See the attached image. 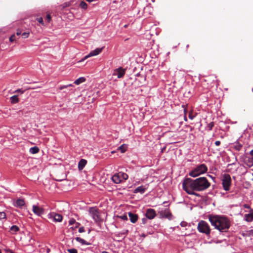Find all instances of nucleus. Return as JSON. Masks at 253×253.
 <instances>
[{
	"label": "nucleus",
	"instance_id": "obj_9",
	"mask_svg": "<svg viewBox=\"0 0 253 253\" xmlns=\"http://www.w3.org/2000/svg\"><path fill=\"white\" fill-rule=\"evenodd\" d=\"M145 215L148 219H153L156 217V212L153 209H148L146 210Z\"/></svg>",
	"mask_w": 253,
	"mask_h": 253
},
{
	"label": "nucleus",
	"instance_id": "obj_19",
	"mask_svg": "<svg viewBox=\"0 0 253 253\" xmlns=\"http://www.w3.org/2000/svg\"><path fill=\"white\" fill-rule=\"evenodd\" d=\"M233 148L235 149L236 151H239L241 148H242V145L240 144L239 142L236 141L233 144Z\"/></svg>",
	"mask_w": 253,
	"mask_h": 253
},
{
	"label": "nucleus",
	"instance_id": "obj_16",
	"mask_svg": "<svg viewBox=\"0 0 253 253\" xmlns=\"http://www.w3.org/2000/svg\"><path fill=\"white\" fill-rule=\"evenodd\" d=\"M160 213L162 217H165L170 219L171 216V213L167 210H165L164 211H161Z\"/></svg>",
	"mask_w": 253,
	"mask_h": 253
},
{
	"label": "nucleus",
	"instance_id": "obj_31",
	"mask_svg": "<svg viewBox=\"0 0 253 253\" xmlns=\"http://www.w3.org/2000/svg\"><path fill=\"white\" fill-rule=\"evenodd\" d=\"M196 115H193L192 112H190L189 114L188 117L190 119L193 120L196 117Z\"/></svg>",
	"mask_w": 253,
	"mask_h": 253
},
{
	"label": "nucleus",
	"instance_id": "obj_43",
	"mask_svg": "<svg viewBox=\"0 0 253 253\" xmlns=\"http://www.w3.org/2000/svg\"><path fill=\"white\" fill-rule=\"evenodd\" d=\"M184 113H185V114H186V109H184ZM184 121H187V118H186L185 115L184 116Z\"/></svg>",
	"mask_w": 253,
	"mask_h": 253
},
{
	"label": "nucleus",
	"instance_id": "obj_52",
	"mask_svg": "<svg viewBox=\"0 0 253 253\" xmlns=\"http://www.w3.org/2000/svg\"><path fill=\"white\" fill-rule=\"evenodd\" d=\"M0 253H1V251L0 250Z\"/></svg>",
	"mask_w": 253,
	"mask_h": 253
},
{
	"label": "nucleus",
	"instance_id": "obj_49",
	"mask_svg": "<svg viewBox=\"0 0 253 253\" xmlns=\"http://www.w3.org/2000/svg\"><path fill=\"white\" fill-rule=\"evenodd\" d=\"M253 165V164H251V165H249V166L250 167H252Z\"/></svg>",
	"mask_w": 253,
	"mask_h": 253
},
{
	"label": "nucleus",
	"instance_id": "obj_17",
	"mask_svg": "<svg viewBox=\"0 0 253 253\" xmlns=\"http://www.w3.org/2000/svg\"><path fill=\"white\" fill-rule=\"evenodd\" d=\"M24 205V200L22 199H18L16 201L14 204V206L18 208H22Z\"/></svg>",
	"mask_w": 253,
	"mask_h": 253
},
{
	"label": "nucleus",
	"instance_id": "obj_36",
	"mask_svg": "<svg viewBox=\"0 0 253 253\" xmlns=\"http://www.w3.org/2000/svg\"><path fill=\"white\" fill-rule=\"evenodd\" d=\"M45 20L47 21V22H49L51 20V16L49 14H47L46 16Z\"/></svg>",
	"mask_w": 253,
	"mask_h": 253
},
{
	"label": "nucleus",
	"instance_id": "obj_20",
	"mask_svg": "<svg viewBox=\"0 0 253 253\" xmlns=\"http://www.w3.org/2000/svg\"><path fill=\"white\" fill-rule=\"evenodd\" d=\"M76 240L78 242L80 243L81 244H82V245H89L91 244L90 243L86 242L84 239L81 238L80 237L76 238Z\"/></svg>",
	"mask_w": 253,
	"mask_h": 253
},
{
	"label": "nucleus",
	"instance_id": "obj_33",
	"mask_svg": "<svg viewBox=\"0 0 253 253\" xmlns=\"http://www.w3.org/2000/svg\"><path fill=\"white\" fill-rule=\"evenodd\" d=\"M213 126H214V124H213V122H211V123H209L208 125V127L209 130H211Z\"/></svg>",
	"mask_w": 253,
	"mask_h": 253
},
{
	"label": "nucleus",
	"instance_id": "obj_14",
	"mask_svg": "<svg viewBox=\"0 0 253 253\" xmlns=\"http://www.w3.org/2000/svg\"><path fill=\"white\" fill-rule=\"evenodd\" d=\"M146 190V188L144 186H140L137 188H136L133 191L134 193H139L140 194L144 193Z\"/></svg>",
	"mask_w": 253,
	"mask_h": 253
},
{
	"label": "nucleus",
	"instance_id": "obj_39",
	"mask_svg": "<svg viewBox=\"0 0 253 253\" xmlns=\"http://www.w3.org/2000/svg\"><path fill=\"white\" fill-rule=\"evenodd\" d=\"M80 225V223L79 222H76L75 224L74 225V228H77Z\"/></svg>",
	"mask_w": 253,
	"mask_h": 253
},
{
	"label": "nucleus",
	"instance_id": "obj_25",
	"mask_svg": "<svg viewBox=\"0 0 253 253\" xmlns=\"http://www.w3.org/2000/svg\"><path fill=\"white\" fill-rule=\"evenodd\" d=\"M19 230V227L16 225H13L10 227V231L12 233H15Z\"/></svg>",
	"mask_w": 253,
	"mask_h": 253
},
{
	"label": "nucleus",
	"instance_id": "obj_10",
	"mask_svg": "<svg viewBox=\"0 0 253 253\" xmlns=\"http://www.w3.org/2000/svg\"><path fill=\"white\" fill-rule=\"evenodd\" d=\"M32 211L36 215L39 216H42L44 213L43 209L36 205L32 206Z\"/></svg>",
	"mask_w": 253,
	"mask_h": 253
},
{
	"label": "nucleus",
	"instance_id": "obj_24",
	"mask_svg": "<svg viewBox=\"0 0 253 253\" xmlns=\"http://www.w3.org/2000/svg\"><path fill=\"white\" fill-rule=\"evenodd\" d=\"M18 100L17 95H13L10 97V101L12 103H16L18 102Z\"/></svg>",
	"mask_w": 253,
	"mask_h": 253
},
{
	"label": "nucleus",
	"instance_id": "obj_21",
	"mask_svg": "<svg viewBox=\"0 0 253 253\" xmlns=\"http://www.w3.org/2000/svg\"><path fill=\"white\" fill-rule=\"evenodd\" d=\"M85 81V78L84 77H80L79 78H78L77 80H76L75 82H74V83L77 84V85H79L81 83H83Z\"/></svg>",
	"mask_w": 253,
	"mask_h": 253
},
{
	"label": "nucleus",
	"instance_id": "obj_7",
	"mask_svg": "<svg viewBox=\"0 0 253 253\" xmlns=\"http://www.w3.org/2000/svg\"><path fill=\"white\" fill-rule=\"evenodd\" d=\"M222 184L225 191L230 190L231 184V178L229 174H224L222 179Z\"/></svg>",
	"mask_w": 253,
	"mask_h": 253
},
{
	"label": "nucleus",
	"instance_id": "obj_3",
	"mask_svg": "<svg viewBox=\"0 0 253 253\" xmlns=\"http://www.w3.org/2000/svg\"><path fill=\"white\" fill-rule=\"evenodd\" d=\"M207 170L208 168L207 166L203 164L197 166L194 169L190 172L189 175L192 177H195L206 173Z\"/></svg>",
	"mask_w": 253,
	"mask_h": 253
},
{
	"label": "nucleus",
	"instance_id": "obj_41",
	"mask_svg": "<svg viewBox=\"0 0 253 253\" xmlns=\"http://www.w3.org/2000/svg\"><path fill=\"white\" fill-rule=\"evenodd\" d=\"M215 144L217 146H219L220 144V141H216L215 142Z\"/></svg>",
	"mask_w": 253,
	"mask_h": 253
},
{
	"label": "nucleus",
	"instance_id": "obj_6",
	"mask_svg": "<svg viewBox=\"0 0 253 253\" xmlns=\"http://www.w3.org/2000/svg\"><path fill=\"white\" fill-rule=\"evenodd\" d=\"M128 177V175L126 173L119 172L114 174L112 177V179L114 183L119 184L127 179Z\"/></svg>",
	"mask_w": 253,
	"mask_h": 253
},
{
	"label": "nucleus",
	"instance_id": "obj_37",
	"mask_svg": "<svg viewBox=\"0 0 253 253\" xmlns=\"http://www.w3.org/2000/svg\"><path fill=\"white\" fill-rule=\"evenodd\" d=\"M14 92H20L21 93H24V90H22L21 89H18L17 90H16Z\"/></svg>",
	"mask_w": 253,
	"mask_h": 253
},
{
	"label": "nucleus",
	"instance_id": "obj_8",
	"mask_svg": "<svg viewBox=\"0 0 253 253\" xmlns=\"http://www.w3.org/2000/svg\"><path fill=\"white\" fill-rule=\"evenodd\" d=\"M48 217L55 222H61L63 219V217L61 214L53 212L48 214Z\"/></svg>",
	"mask_w": 253,
	"mask_h": 253
},
{
	"label": "nucleus",
	"instance_id": "obj_22",
	"mask_svg": "<svg viewBox=\"0 0 253 253\" xmlns=\"http://www.w3.org/2000/svg\"><path fill=\"white\" fill-rule=\"evenodd\" d=\"M127 149V145L126 144H123L121 146H119L117 150L120 151L122 153H124L126 151Z\"/></svg>",
	"mask_w": 253,
	"mask_h": 253
},
{
	"label": "nucleus",
	"instance_id": "obj_48",
	"mask_svg": "<svg viewBox=\"0 0 253 253\" xmlns=\"http://www.w3.org/2000/svg\"><path fill=\"white\" fill-rule=\"evenodd\" d=\"M145 220H146V219H145V218H143V219L142 221H143V223H145Z\"/></svg>",
	"mask_w": 253,
	"mask_h": 253
},
{
	"label": "nucleus",
	"instance_id": "obj_18",
	"mask_svg": "<svg viewBox=\"0 0 253 253\" xmlns=\"http://www.w3.org/2000/svg\"><path fill=\"white\" fill-rule=\"evenodd\" d=\"M86 164V161L84 159H81L78 163V168L79 170L83 169Z\"/></svg>",
	"mask_w": 253,
	"mask_h": 253
},
{
	"label": "nucleus",
	"instance_id": "obj_47",
	"mask_svg": "<svg viewBox=\"0 0 253 253\" xmlns=\"http://www.w3.org/2000/svg\"><path fill=\"white\" fill-rule=\"evenodd\" d=\"M8 252H9L10 253H13V252L10 250H9Z\"/></svg>",
	"mask_w": 253,
	"mask_h": 253
},
{
	"label": "nucleus",
	"instance_id": "obj_50",
	"mask_svg": "<svg viewBox=\"0 0 253 253\" xmlns=\"http://www.w3.org/2000/svg\"><path fill=\"white\" fill-rule=\"evenodd\" d=\"M102 253H108L107 252H106V251H104V252H102Z\"/></svg>",
	"mask_w": 253,
	"mask_h": 253
},
{
	"label": "nucleus",
	"instance_id": "obj_45",
	"mask_svg": "<svg viewBox=\"0 0 253 253\" xmlns=\"http://www.w3.org/2000/svg\"><path fill=\"white\" fill-rule=\"evenodd\" d=\"M250 154L252 155L253 160V149L250 152Z\"/></svg>",
	"mask_w": 253,
	"mask_h": 253
},
{
	"label": "nucleus",
	"instance_id": "obj_26",
	"mask_svg": "<svg viewBox=\"0 0 253 253\" xmlns=\"http://www.w3.org/2000/svg\"><path fill=\"white\" fill-rule=\"evenodd\" d=\"M80 6L82 8H83L84 9H86L87 7V4L84 1H82L80 3Z\"/></svg>",
	"mask_w": 253,
	"mask_h": 253
},
{
	"label": "nucleus",
	"instance_id": "obj_12",
	"mask_svg": "<svg viewBox=\"0 0 253 253\" xmlns=\"http://www.w3.org/2000/svg\"><path fill=\"white\" fill-rule=\"evenodd\" d=\"M102 49H103V47L97 48L95 49L94 50L91 51L88 55H86L84 58L83 60H84L88 57L97 55L102 51Z\"/></svg>",
	"mask_w": 253,
	"mask_h": 253
},
{
	"label": "nucleus",
	"instance_id": "obj_13",
	"mask_svg": "<svg viewBox=\"0 0 253 253\" xmlns=\"http://www.w3.org/2000/svg\"><path fill=\"white\" fill-rule=\"evenodd\" d=\"M244 219L247 222H252L253 220V210H251L250 213L245 214Z\"/></svg>",
	"mask_w": 253,
	"mask_h": 253
},
{
	"label": "nucleus",
	"instance_id": "obj_34",
	"mask_svg": "<svg viewBox=\"0 0 253 253\" xmlns=\"http://www.w3.org/2000/svg\"><path fill=\"white\" fill-rule=\"evenodd\" d=\"M15 35H12L10 36V37L9 38V41L10 42H13L15 41Z\"/></svg>",
	"mask_w": 253,
	"mask_h": 253
},
{
	"label": "nucleus",
	"instance_id": "obj_23",
	"mask_svg": "<svg viewBox=\"0 0 253 253\" xmlns=\"http://www.w3.org/2000/svg\"><path fill=\"white\" fill-rule=\"evenodd\" d=\"M39 151V148L37 146H34L33 147H32L30 149L29 152L31 154H36L38 153Z\"/></svg>",
	"mask_w": 253,
	"mask_h": 253
},
{
	"label": "nucleus",
	"instance_id": "obj_35",
	"mask_svg": "<svg viewBox=\"0 0 253 253\" xmlns=\"http://www.w3.org/2000/svg\"><path fill=\"white\" fill-rule=\"evenodd\" d=\"M37 20L41 24L43 25V19L42 17H39L37 18Z\"/></svg>",
	"mask_w": 253,
	"mask_h": 253
},
{
	"label": "nucleus",
	"instance_id": "obj_4",
	"mask_svg": "<svg viewBox=\"0 0 253 253\" xmlns=\"http://www.w3.org/2000/svg\"><path fill=\"white\" fill-rule=\"evenodd\" d=\"M88 213L96 223H99L102 221L99 211L96 207L90 208L88 210Z\"/></svg>",
	"mask_w": 253,
	"mask_h": 253
},
{
	"label": "nucleus",
	"instance_id": "obj_27",
	"mask_svg": "<svg viewBox=\"0 0 253 253\" xmlns=\"http://www.w3.org/2000/svg\"><path fill=\"white\" fill-rule=\"evenodd\" d=\"M73 86V84H67V85H60L59 87V88L60 90H63V89L64 88H66L69 86Z\"/></svg>",
	"mask_w": 253,
	"mask_h": 253
},
{
	"label": "nucleus",
	"instance_id": "obj_15",
	"mask_svg": "<svg viewBox=\"0 0 253 253\" xmlns=\"http://www.w3.org/2000/svg\"><path fill=\"white\" fill-rule=\"evenodd\" d=\"M128 216L130 221L133 223H135L138 219L137 215L130 212L128 213Z\"/></svg>",
	"mask_w": 253,
	"mask_h": 253
},
{
	"label": "nucleus",
	"instance_id": "obj_38",
	"mask_svg": "<svg viewBox=\"0 0 253 253\" xmlns=\"http://www.w3.org/2000/svg\"><path fill=\"white\" fill-rule=\"evenodd\" d=\"M79 232L80 233H83L84 232V229L83 227H81L79 229Z\"/></svg>",
	"mask_w": 253,
	"mask_h": 253
},
{
	"label": "nucleus",
	"instance_id": "obj_11",
	"mask_svg": "<svg viewBox=\"0 0 253 253\" xmlns=\"http://www.w3.org/2000/svg\"><path fill=\"white\" fill-rule=\"evenodd\" d=\"M126 73V70L120 67L114 70L113 76H117L118 78H122Z\"/></svg>",
	"mask_w": 253,
	"mask_h": 253
},
{
	"label": "nucleus",
	"instance_id": "obj_28",
	"mask_svg": "<svg viewBox=\"0 0 253 253\" xmlns=\"http://www.w3.org/2000/svg\"><path fill=\"white\" fill-rule=\"evenodd\" d=\"M29 32H24L22 33L21 36L23 39L27 38L29 36Z\"/></svg>",
	"mask_w": 253,
	"mask_h": 253
},
{
	"label": "nucleus",
	"instance_id": "obj_42",
	"mask_svg": "<svg viewBox=\"0 0 253 253\" xmlns=\"http://www.w3.org/2000/svg\"><path fill=\"white\" fill-rule=\"evenodd\" d=\"M186 223L185 222H182L180 223L181 226H182V227H184L186 225Z\"/></svg>",
	"mask_w": 253,
	"mask_h": 253
},
{
	"label": "nucleus",
	"instance_id": "obj_51",
	"mask_svg": "<svg viewBox=\"0 0 253 253\" xmlns=\"http://www.w3.org/2000/svg\"><path fill=\"white\" fill-rule=\"evenodd\" d=\"M128 230H126V233H127Z\"/></svg>",
	"mask_w": 253,
	"mask_h": 253
},
{
	"label": "nucleus",
	"instance_id": "obj_53",
	"mask_svg": "<svg viewBox=\"0 0 253 253\" xmlns=\"http://www.w3.org/2000/svg\"><path fill=\"white\" fill-rule=\"evenodd\" d=\"M252 175L253 176V173H252Z\"/></svg>",
	"mask_w": 253,
	"mask_h": 253
},
{
	"label": "nucleus",
	"instance_id": "obj_30",
	"mask_svg": "<svg viewBox=\"0 0 253 253\" xmlns=\"http://www.w3.org/2000/svg\"><path fill=\"white\" fill-rule=\"evenodd\" d=\"M67 251L69 253H78L77 250L76 249H68Z\"/></svg>",
	"mask_w": 253,
	"mask_h": 253
},
{
	"label": "nucleus",
	"instance_id": "obj_44",
	"mask_svg": "<svg viewBox=\"0 0 253 253\" xmlns=\"http://www.w3.org/2000/svg\"><path fill=\"white\" fill-rule=\"evenodd\" d=\"M50 252V249L47 248L46 249V253H49V252Z\"/></svg>",
	"mask_w": 253,
	"mask_h": 253
},
{
	"label": "nucleus",
	"instance_id": "obj_46",
	"mask_svg": "<svg viewBox=\"0 0 253 253\" xmlns=\"http://www.w3.org/2000/svg\"><path fill=\"white\" fill-rule=\"evenodd\" d=\"M86 0L87 1H88V2H90L93 1L94 0Z\"/></svg>",
	"mask_w": 253,
	"mask_h": 253
},
{
	"label": "nucleus",
	"instance_id": "obj_40",
	"mask_svg": "<svg viewBox=\"0 0 253 253\" xmlns=\"http://www.w3.org/2000/svg\"><path fill=\"white\" fill-rule=\"evenodd\" d=\"M21 34H22L21 31L20 30H17V32H16V35L19 36V35H20Z\"/></svg>",
	"mask_w": 253,
	"mask_h": 253
},
{
	"label": "nucleus",
	"instance_id": "obj_5",
	"mask_svg": "<svg viewBox=\"0 0 253 253\" xmlns=\"http://www.w3.org/2000/svg\"><path fill=\"white\" fill-rule=\"evenodd\" d=\"M197 230L199 232L204 233L207 235H210L211 232L209 224L204 220L199 221L197 226Z\"/></svg>",
	"mask_w": 253,
	"mask_h": 253
},
{
	"label": "nucleus",
	"instance_id": "obj_1",
	"mask_svg": "<svg viewBox=\"0 0 253 253\" xmlns=\"http://www.w3.org/2000/svg\"><path fill=\"white\" fill-rule=\"evenodd\" d=\"M211 183L205 177H200L195 179L187 178L182 182L183 189L188 194L200 196L196 192L203 191L207 189Z\"/></svg>",
	"mask_w": 253,
	"mask_h": 253
},
{
	"label": "nucleus",
	"instance_id": "obj_32",
	"mask_svg": "<svg viewBox=\"0 0 253 253\" xmlns=\"http://www.w3.org/2000/svg\"><path fill=\"white\" fill-rule=\"evenodd\" d=\"M6 217V214L4 212H0V219H4Z\"/></svg>",
	"mask_w": 253,
	"mask_h": 253
},
{
	"label": "nucleus",
	"instance_id": "obj_2",
	"mask_svg": "<svg viewBox=\"0 0 253 253\" xmlns=\"http://www.w3.org/2000/svg\"><path fill=\"white\" fill-rule=\"evenodd\" d=\"M209 219L211 225L220 232H227L230 226L229 220L224 216L210 215Z\"/></svg>",
	"mask_w": 253,
	"mask_h": 253
},
{
	"label": "nucleus",
	"instance_id": "obj_29",
	"mask_svg": "<svg viewBox=\"0 0 253 253\" xmlns=\"http://www.w3.org/2000/svg\"><path fill=\"white\" fill-rule=\"evenodd\" d=\"M76 222V221L75 219H74V218H72L69 220V225H74L75 224Z\"/></svg>",
	"mask_w": 253,
	"mask_h": 253
}]
</instances>
